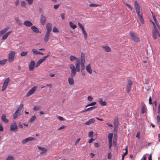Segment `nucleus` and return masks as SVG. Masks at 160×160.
I'll list each match as a JSON object with an SVG mask.
<instances>
[{
	"label": "nucleus",
	"mask_w": 160,
	"mask_h": 160,
	"mask_svg": "<svg viewBox=\"0 0 160 160\" xmlns=\"http://www.w3.org/2000/svg\"><path fill=\"white\" fill-rule=\"evenodd\" d=\"M124 4L126 6H127L128 7V8H129L131 10V11H132V8L131 5L128 4L127 3H124Z\"/></svg>",
	"instance_id": "48"
},
{
	"label": "nucleus",
	"mask_w": 160,
	"mask_h": 160,
	"mask_svg": "<svg viewBox=\"0 0 160 160\" xmlns=\"http://www.w3.org/2000/svg\"><path fill=\"white\" fill-rule=\"evenodd\" d=\"M19 116L18 114L17 113L15 112V113L13 114V119H16Z\"/></svg>",
	"instance_id": "51"
},
{
	"label": "nucleus",
	"mask_w": 160,
	"mask_h": 160,
	"mask_svg": "<svg viewBox=\"0 0 160 160\" xmlns=\"http://www.w3.org/2000/svg\"><path fill=\"white\" fill-rule=\"evenodd\" d=\"M81 65L80 60L75 62V68L77 72H79L80 71V66Z\"/></svg>",
	"instance_id": "15"
},
{
	"label": "nucleus",
	"mask_w": 160,
	"mask_h": 160,
	"mask_svg": "<svg viewBox=\"0 0 160 160\" xmlns=\"http://www.w3.org/2000/svg\"><path fill=\"white\" fill-rule=\"evenodd\" d=\"M87 71L90 74L92 73V70L90 64L87 65L86 68Z\"/></svg>",
	"instance_id": "26"
},
{
	"label": "nucleus",
	"mask_w": 160,
	"mask_h": 160,
	"mask_svg": "<svg viewBox=\"0 0 160 160\" xmlns=\"http://www.w3.org/2000/svg\"><path fill=\"white\" fill-rule=\"evenodd\" d=\"M69 59L72 62L74 61H75V62L80 60L79 58H77L75 56L72 55L70 57Z\"/></svg>",
	"instance_id": "17"
},
{
	"label": "nucleus",
	"mask_w": 160,
	"mask_h": 160,
	"mask_svg": "<svg viewBox=\"0 0 160 160\" xmlns=\"http://www.w3.org/2000/svg\"><path fill=\"white\" fill-rule=\"evenodd\" d=\"M78 25L79 27H80V28L81 29L84 28L83 26L80 22H78Z\"/></svg>",
	"instance_id": "54"
},
{
	"label": "nucleus",
	"mask_w": 160,
	"mask_h": 160,
	"mask_svg": "<svg viewBox=\"0 0 160 160\" xmlns=\"http://www.w3.org/2000/svg\"><path fill=\"white\" fill-rule=\"evenodd\" d=\"M130 35L131 38L133 41L136 42H138L139 41V38L137 34L133 31H131L130 32Z\"/></svg>",
	"instance_id": "2"
},
{
	"label": "nucleus",
	"mask_w": 160,
	"mask_h": 160,
	"mask_svg": "<svg viewBox=\"0 0 160 160\" xmlns=\"http://www.w3.org/2000/svg\"><path fill=\"white\" fill-rule=\"evenodd\" d=\"M68 81L69 84L72 85L74 83V80L72 77L69 78L68 79Z\"/></svg>",
	"instance_id": "36"
},
{
	"label": "nucleus",
	"mask_w": 160,
	"mask_h": 160,
	"mask_svg": "<svg viewBox=\"0 0 160 160\" xmlns=\"http://www.w3.org/2000/svg\"><path fill=\"white\" fill-rule=\"evenodd\" d=\"M52 26L51 24L50 23H48L46 25V28L47 31V32L50 33V32L52 30Z\"/></svg>",
	"instance_id": "19"
},
{
	"label": "nucleus",
	"mask_w": 160,
	"mask_h": 160,
	"mask_svg": "<svg viewBox=\"0 0 160 160\" xmlns=\"http://www.w3.org/2000/svg\"><path fill=\"white\" fill-rule=\"evenodd\" d=\"M96 108H97L96 106H93V107H91L89 108L84 110H83V111H82V112H87L88 111L92 110Z\"/></svg>",
	"instance_id": "27"
},
{
	"label": "nucleus",
	"mask_w": 160,
	"mask_h": 160,
	"mask_svg": "<svg viewBox=\"0 0 160 160\" xmlns=\"http://www.w3.org/2000/svg\"><path fill=\"white\" fill-rule=\"evenodd\" d=\"M15 20L18 25H21L22 24V21L19 20L18 18H16Z\"/></svg>",
	"instance_id": "38"
},
{
	"label": "nucleus",
	"mask_w": 160,
	"mask_h": 160,
	"mask_svg": "<svg viewBox=\"0 0 160 160\" xmlns=\"http://www.w3.org/2000/svg\"><path fill=\"white\" fill-rule=\"evenodd\" d=\"M32 31L35 32L39 33V30L35 26H32L31 27Z\"/></svg>",
	"instance_id": "28"
},
{
	"label": "nucleus",
	"mask_w": 160,
	"mask_h": 160,
	"mask_svg": "<svg viewBox=\"0 0 160 160\" xmlns=\"http://www.w3.org/2000/svg\"><path fill=\"white\" fill-rule=\"evenodd\" d=\"M98 102L102 106H104L106 105V102L105 101H103L102 99L101 98H100L99 99Z\"/></svg>",
	"instance_id": "30"
},
{
	"label": "nucleus",
	"mask_w": 160,
	"mask_h": 160,
	"mask_svg": "<svg viewBox=\"0 0 160 160\" xmlns=\"http://www.w3.org/2000/svg\"><path fill=\"white\" fill-rule=\"evenodd\" d=\"M93 99V98L91 96H89L88 97V100L89 101H92Z\"/></svg>",
	"instance_id": "55"
},
{
	"label": "nucleus",
	"mask_w": 160,
	"mask_h": 160,
	"mask_svg": "<svg viewBox=\"0 0 160 160\" xmlns=\"http://www.w3.org/2000/svg\"><path fill=\"white\" fill-rule=\"evenodd\" d=\"M12 31H9L6 33L2 37V40H5L6 39L9 35L12 33Z\"/></svg>",
	"instance_id": "18"
},
{
	"label": "nucleus",
	"mask_w": 160,
	"mask_h": 160,
	"mask_svg": "<svg viewBox=\"0 0 160 160\" xmlns=\"http://www.w3.org/2000/svg\"><path fill=\"white\" fill-rule=\"evenodd\" d=\"M112 137H113L112 133H110L109 134L108 136V141L112 142Z\"/></svg>",
	"instance_id": "40"
},
{
	"label": "nucleus",
	"mask_w": 160,
	"mask_h": 160,
	"mask_svg": "<svg viewBox=\"0 0 160 160\" xmlns=\"http://www.w3.org/2000/svg\"><path fill=\"white\" fill-rule=\"evenodd\" d=\"M28 52H23L21 53V56H23L26 55L28 54Z\"/></svg>",
	"instance_id": "46"
},
{
	"label": "nucleus",
	"mask_w": 160,
	"mask_h": 160,
	"mask_svg": "<svg viewBox=\"0 0 160 160\" xmlns=\"http://www.w3.org/2000/svg\"><path fill=\"white\" fill-rule=\"evenodd\" d=\"M53 31L55 33H57L59 32L58 28L56 27H54L53 29Z\"/></svg>",
	"instance_id": "49"
},
{
	"label": "nucleus",
	"mask_w": 160,
	"mask_h": 160,
	"mask_svg": "<svg viewBox=\"0 0 160 160\" xmlns=\"http://www.w3.org/2000/svg\"><path fill=\"white\" fill-rule=\"evenodd\" d=\"M93 131H91L89 132L88 133V136L89 137H91L92 136V135L93 134Z\"/></svg>",
	"instance_id": "56"
},
{
	"label": "nucleus",
	"mask_w": 160,
	"mask_h": 160,
	"mask_svg": "<svg viewBox=\"0 0 160 160\" xmlns=\"http://www.w3.org/2000/svg\"><path fill=\"white\" fill-rule=\"evenodd\" d=\"M23 24L25 26L28 27H30L32 25V22L28 20L25 21Z\"/></svg>",
	"instance_id": "22"
},
{
	"label": "nucleus",
	"mask_w": 160,
	"mask_h": 160,
	"mask_svg": "<svg viewBox=\"0 0 160 160\" xmlns=\"http://www.w3.org/2000/svg\"><path fill=\"white\" fill-rule=\"evenodd\" d=\"M46 18L43 15L41 16V18L40 19V22L42 25H44L46 23Z\"/></svg>",
	"instance_id": "21"
},
{
	"label": "nucleus",
	"mask_w": 160,
	"mask_h": 160,
	"mask_svg": "<svg viewBox=\"0 0 160 160\" xmlns=\"http://www.w3.org/2000/svg\"><path fill=\"white\" fill-rule=\"evenodd\" d=\"M47 57H43L42 58L38 60L35 66L36 68L38 67L47 58Z\"/></svg>",
	"instance_id": "12"
},
{
	"label": "nucleus",
	"mask_w": 160,
	"mask_h": 160,
	"mask_svg": "<svg viewBox=\"0 0 160 160\" xmlns=\"http://www.w3.org/2000/svg\"><path fill=\"white\" fill-rule=\"evenodd\" d=\"M9 29V27H7L3 29L0 31V37L2 35L4 34Z\"/></svg>",
	"instance_id": "20"
},
{
	"label": "nucleus",
	"mask_w": 160,
	"mask_h": 160,
	"mask_svg": "<svg viewBox=\"0 0 160 160\" xmlns=\"http://www.w3.org/2000/svg\"><path fill=\"white\" fill-rule=\"evenodd\" d=\"M139 18L142 24H144V20H143L142 15V13H139L138 14Z\"/></svg>",
	"instance_id": "31"
},
{
	"label": "nucleus",
	"mask_w": 160,
	"mask_h": 160,
	"mask_svg": "<svg viewBox=\"0 0 160 160\" xmlns=\"http://www.w3.org/2000/svg\"><path fill=\"white\" fill-rule=\"evenodd\" d=\"M18 129V127L16 122L13 121L10 126V130L12 131H16Z\"/></svg>",
	"instance_id": "7"
},
{
	"label": "nucleus",
	"mask_w": 160,
	"mask_h": 160,
	"mask_svg": "<svg viewBox=\"0 0 160 160\" xmlns=\"http://www.w3.org/2000/svg\"><path fill=\"white\" fill-rule=\"evenodd\" d=\"M114 126H118V118L117 117L115 118L114 119Z\"/></svg>",
	"instance_id": "35"
},
{
	"label": "nucleus",
	"mask_w": 160,
	"mask_h": 160,
	"mask_svg": "<svg viewBox=\"0 0 160 160\" xmlns=\"http://www.w3.org/2000/svg\"><path fill=\"white\" fill-rule=\"evenodd\" d=\"M61 16L62 19L63 20L65 18V14L64 13H62L61 14Z\"/></svg>",
	"instance_id": "59"
},
{
	"label": "nucleus",
	"mask_w": 160,
	"mask_h": 160,
	"mask_svg": "<svg viewBox=\"0 0 160 160\" xmlns=\"http://www.w3.org/2000/svg\"><path fill=\"white\" fill-rule=\"evenodd\" d=\"M152 23L153 25V28L152 30V36L153 39L154 40H156L157 39V36L160 38V34L158 31V29H159L157 28L153 22H152Z\"/></svg>",
	"instance_id": "1"
},
{
	"label": "nucleus",
	"mask_w": 160,
	"mask_h": 160,
	"mask_svg": "<svg viewBox=\"0 0 160 160\" xmlns=\"http://www.w3.org/2000/svg\"><path fill=\"white\" fill-rule=\"evenodd\" d=\"M157 26L158 27L157 28L159 29L160 28V27H159V23L158 22V21L157 20H156V21H154Z\"/></svg>",
	"instance_id": "50"
},
{
	"label": "nucleus",
	"mask_w": 160,
	"mask_h": 160,
	"mask_svg": "<svg viewBox=\"0 0 160 160\" xmlns=\"http://www.w3.org/2000/svg\"><path fill=\"white\" fill-rule=\"evenodd\" d=\"M95 120L94 118H92L90 119L89 121L86 122L85 123V124L86 125H89L92 123H94Z\"/></svg>",
	"instance_id": "23"
},
{
	"label": "nucleus",
	"mask_w": 160,
	"mask_h": 160,
	"mask_svg": "<svg viewBox=\"0 0 160 160\" xmlns=\"http://www.w3.org/2000/svg\"><path fill=\"white\" fill-rule=\"evenodd\" d=\"M146 108V107L144 104L142 105L141 108V111L142 114H144L145 113Z\"/></svg>",
	"instance_id": "33"
},
{
	"label": "nucleus",
	"mask_w": 160,
	"mask_h": 160,
	"mask_svg": "<svg viewBox=\"0 0 160 160\" xmlns=\"http://www.w3.org/2000/svg\"><path fill=\"white\" fill-rule=\"evenodd\" d=\"M132 84V83L131 81L130 80H128V83L126 85V90L128 93H129L131 90V87Z\"/></svg>",
	"instance_id": "8"
},
{
	"label": "nucleus",
	"mask_w": 160,
	"mask_h": 160,
	"mask_svg": "<svg viewBox=\"0 0 160 160\" xmlns=\"http://www.w3.org/2000/svg\"><path fill=\"white\" fill-rule=\"evenodd\" d=\"M112 142H109L108 141V143H109V148L110 149L112 147Z\"/></svg>",
	"instance_id": "60"
},
{
	"label": "nucleus",
	"mask_w": 160,
	"mask_h": 160,
	"mask_svg": "<svg viewBox=\"0 0 160 160\" xmlns=\"http://www.w3.org/2000/svg\"><path fill=\"white\" fill-rule=\"evenodd\" d=\"M35 65V62L33 60H32L29 65V68L30 71H31L34 68Z\"/></svg>",
	"instance_id": "11"
},
{
	"label": "nucleus",
	"mask_w": 160,
	"mask_h": 160,
	"mask_svg": "<svg viewBox=\"0 0 160 160\" xmlns=\"http://www.w3.org/2000/svg\"><path fill=\"white\" fill-rule=\"evenodd\" d=\"M33 109L34 111H38L40 109V107L39 106H35L33 107Z\"/></svg>",
	"instance_id": "45"
},
{
	"label": "nucleus",
	"mask_w": 160,
	"mask_h": 160,
	"mask_svg": "<svg viewBox=\"0 0 160 160\" xmlns=\"http://www.w3.org/2000/svg\"><path fill=\"white\" fill-rule=\"evenodd\" d=\"M28 3L29 5H31L32 4L33 2V0H25Z\"/></svg>",
	"instance_id": "53"
},
{
	"label": "nucleus",
	"mask_w": 160,
	"mask_h": 160,
	"mask_svg": "<svg viewBox=\"0 0 160 160\" xmlns=\"http://www.w3.org/2000/svg\"><path fill=\"white\" fill-rule=\"evenodd\" d=\"M10 79L9 78H7L4 80L3 82V85L2 86V91H3L6 89L8 84V83L10 82Z\"/></svg>",
	"instance_id": "6"
},
{
	"label": "nucleus",
	"mask_w": 160,
	"mask_h": 160,
	"mask_svg": "<svg viewBox=\"0 0 160 160\" xmlns=\"http://www.w3.org/2000/svg\"><path fill=\"white\" fill-rule=\"evenodd\" d=\"M37 88V86H34L30 90L27 92L26 96L27 97H28L32 94H33L35 91L36 90V88Z\"/></svg>",
	"instance_id": "9"
},
{
	"label": "nucleus",
	"mask_w": 160,
	"mask_h": 160,
	"mask_svg": "<svg viewBox=\"0 0 160 160\" xmlns=\"http://www.w3.org/2000/svg\"><path fill=\"white\" fill-rule=\"evenodd\" d=\"M35 139H36V138L32 137H28L22 140V144H24L29 141H32Z\"/></svg>",
	"instance_id": "10"
},
{
	"label": "nucleus",
	"mask_w": 160,
	"mask_h": 160,
	"mask_svg": "<svg viewBox=\"0 0 160 160\" xmlns=\"http://www.w3.org/2000/svg\"><path fill=\"white\" fill-rule=\"evenodd\" d=\"M7 61V59H4L2 60H0V66L4 65Z\"/></svg>",
	"instance_id": "39"
},
{
	"label": "nucleus",
	"mask_w": 160,
	"mask_h": 160,
	"mask_svg": "<svg viewBox=\"0 0 160 160\" xmlns=\"http://www.w3.org/2000/svg\"><path fill=\"white\" fill-rule=\"evenodd\" d=\"M32 51L33 54L34 55H37L38 54L43 55V53L35 49H32Z\"/></svg>",
	"instance_id": "16"
},
{
	"label": "nucleus",
	"mask_w": 160,
	"mask_h": 160,
	"mask_svg": "<svg viewBox=\"0 0 160 160\" xmlns=\"http://www.w3.org/2000/svg\"><path fill=\"white\" fill-rule=\"evenodd\" d=\"M19 0H16L15 2V4L16 6H18L19 4Z\"/></svg>",
	"instance_id": "61"
},
{
	"label": "nucleus",
	"mask_w": 160,
	"mask_h": 160,
	"mask_svg": "<svg viewBox=\"0 0 160 160\" xmlns=\"http://www.w3.org/2000/svg\"><path fill=\"white\" fill-rule=\"evenodd\" d=\"M3 128L1 124H0V131L2 132L3 131Z\"/></svg>",
	"instance_id": "64"
},
{
	"label": "nucleus",
	"mask_w": 160,
	"mask_h": 160,
	"mask_svg": "<svg viewBox=\"0 0 160 160\" xmlns=\"http://www.w3.org/2000/svg\"><path fill=\"white\" fill-rule=\"evenodd\" d=\"M15 54L16 52L15 51H11L10 52L8 56V61L9 62H12L14 60Z\"/></svg>",
	"instance_id": "5"
},
{
	"label": "nucleus",
	"mask_w": 160,
	"mask_h": 160,
	"mask_svg": "<svg viewBox=\"0 0 160 160\" xmlns=\"http://www.w3.org/2000/svg\"><path fill=\"white\" fill-rule=\"evenodd\" d=\"M140 131H138L136 136V137L138 138V139H140Z\"/></svg>",
	"instance_id": "52"
},
{
	"label": "nucleus",
	"mask_w": 160,
	"mask_h": 160,
	"mask_svg": "<svg viewBox=\"0 0 160 160\" xmlns=\"http://www.w3.org/2000/svg\"><path fill=\"white\" fill-rule=\"evenodd\" d=\"M85 60L84 53H82L81 56L80 64L81 66V71H82L85 69Z\"/></svg>",
	"instance_id": "3"
},
{
	"label": "nucleus",
	"mask_w": 160,
	"mask_h": 160,
	"mask_svg": "<svg viewBox=\"0 0 160 160\" xmlns=\"http://www.w3.org/2000/svg\"><path fill=\"white\" fill-rule=\"evenodd\" d=\"M14 159V157L12 156H9L7 158L6 160H13Z\"/></svg>",
	"instance_id": "47"
},
{
	"label": "nucleus",
	"mask_w": 160,
	"mask_h": 160,
	"mask_svg": "<svg viewBox=\"0 0 160 160\" xmlns=\"http://www.w3.org/2000/svg\"><path fill=\"white\" fill-rule=\"evenodd\" d=\"M36 119V117L35 115H33L32 116L31 118L30 119L29 122H32L34 121Z\"/></svg>",
	"instance_id": "42"
},
{
	"label": "nucleus",
	"mask_w": 160,
	"mask_h": 160,
	"mask_svg": "<svg viewBox=\"0 0 160 160\" xmlns=\"http://www.w3.org/2000/svg\"><path fill=\"white\" fill-rule=\"evenodd\" d=\"M21 5L22 7H24V8H26V3L24 1H22L21 2Z\"/></svg>",
	"instance_id": "41"
},
{
	"label": "nucleus",
	"mask_w": 160,
	"mask_h": 160,
	"mask_svg": "<svg viewBox=\"0 0 160 160\" xmlns=\"http://www.w3.org/2000/svg\"><path fill=\"white\" fill-rule=\"evenodd\" d=\"M127 152H125L122 156V160H123L124 157L126 156L127 154Z\"/></svg>",
	"instance_id": "58"
},
{
	"label": "nucleus",
	"mask_w": 160,
	"mask_h": 160,
	"mask_svg": "<svg viewBox=\"0 0 160 160\" xmlns=\"http://www.w3.org/2000/svg\"><path fill=\"white\" fill-rule=\"evenodd\" d=\"M112 157L111 153V152H109L108 155V159H110Z\"/></svg>",
	"instance_id": "57"
},
{
	"label": "nucleus",
	"mask_w": 160,
	"mask_h": 160,
	"mask_svg": "<svg viewBox=\"0 0 160 160\" xmlns=\"http://www.w3.org/2000/svg\"><path fill=\"white\" fill-rule=\"evenodd\" d=\"M69 67L71 69V75L72 77L74 76L76 73L77 70L75 66L72 64L69 65Z\"/></svg>",
	"instance_id": "4"
},
{
	"label": "nucleus",
	"mask_w": 160,
	"mask_h": 160,
	"mask_svg": "<svg viewBox=\"0 0 160 160\" xmlns=\"http://www.w3.org/2000/svg\"><path fill=\"white\" fill-rule=\"evenodd\" d=\"M69 24L70 27L73 29H74L77 27V26L71 22H69Z\"/></svg>",
	"instance_id": "34"
},
{
	"label": "nucleus",
	"mask_w": 160,
	"mask_h": 160,
	"mask_svg": "<svg viewBox=\"0 0 160 160\" xmlns=\"http://www.w3.org/2000/svg\"><path fill=\"white\" fill-rule=\"evenodd\" d=\"M80 138H78L77 140L76 141V142H75V145H76L78 144V143L79 142V141H80Z\"/></svg>",
	"instance_id": "62"
},
{
	"label": "nucleus",
	"mask_w": 160,
	"mask_h": 160,
	"mask_svg": "<svg viewBox=\"0 0 160 160\" xmlns=\"http://www.w3.org/2000/svg\"><path fill=\"white\" fill-rule=\"evenodd\" d=\"M89 6L90 7H97L99 6V5H98L96 4L92 3H90L89 4Z\"/></svg>",
	"instance_id": "44"
},
{
	"label": "nucleus",
	"mask_w": 160,
	"mask_h": 160,
	"mask_svg": "<svg viewBox=\"0 0 160 160\" xmlns=\"http://www.w3.org/2000/svg\"><path fill=\"white\" fill-rule=\"evenodd\" d=\"M50 33L48 32L46 33L44 39V40L45 42H47L48 41L49 38Z\"/></svg>",
	"instance_id": "29"
},
{
	"label": "nucleus",
	"mask_w": 160,
	"mask_h": 160,
	"mask_svg": "<svg viewBox=\"0 0 160 160\" xmlns=\"http://www.w3.org/2000/svg\"><path fill=\"white\" fill-rule=\"evenodd\" d=\"M102 48L104 49L105 51L107 52H109L111 51V48L108 46H103Z\"/></svg>",
	"instance_id": "32"
},
{
	"label": "nucleus",
	"mask_w": 160,
	"mask_h": 160,
	"mask_svg": "<svg viewBox=\"0 0 160 160\" xmlns=\"http://www.w3.org/2000/svg\"><path fill=\"white\" fill-rule=\"evenodd\" d=\"M160 116H159V115H158L157 116V122L158 123L160 121Z\"/></svg>",
	"instance_id": "63"
},
{
	"label": "nucleus",
	"mask_w": 160,
	"mask_h": 160,
	"mask_svg": "<svg viewBox=\"0 0 160 160\" xmlns=\"http://www.w3.org/2000/svg\"><path fill=\"white\" fill-rule=\"evenodd\" d=\"M96 104V102H92L90 104H88L86 106V107H88L90 106H93L95 105Z\"/></svg>",
	"instance_id": "43"
},
{
	"label": "nucleus",
	"mask_w": 160,
	"mask_h": 160,
	"mask_svg": "<svg viewBox=\"0 0 160 160\" xmlns=\"http://www.w3.org/2000/svg\"><path fill=\"white\" fill-rule=\"evenodd\" d=\"M1 119L4 123H8V120L6 118L5 114H3L2 116Z\"/></svg>",
	"instance_id": "25"
},
{
	"label": "nucleus",
	"mask_w": 160,
	"mask_h": 160,
	"mask_svg": "<svg viewBox=\"0 0 160 160\" xmlns=\"http://www.w3.org/2000/svg\"><path fill=\"white\" fill-rule=\"evenodd\" d=\"M134 7L137 14L140 13V6L136 0L135 1Z\"/></svg>",
	"instance_id": "13"
},
{
	"label": "nucleus",
	"mask_w": 160,
	"mask_h": 160,
	"mask_svg": "<svg viewBox=\"0 0 160 160\" xmlns=\"http://www.w3.org/2000/svg\"><path fill=\"white\" fill-rule=\"evenodd\" d=\"M83 34L84 35V37L85 40H86L87 38V33L84 29V28L82 29Z\"/></svg>",
	"instance_id": "37"
},
{
	"label": "nucleus",
	"mask_w": 160,
	"mask_h": 160,
	"mask_svg": "<svg viewBox=\"0 0 160 160\" xmlns=\"http://www.w3.org/2000/svg\"><path fill=\"white\" fill-rule=\"evenodd\" d=\"M38 149L39 150L41 151V153H43L46 152L47 151V149L44 147H38Z\"/></svg>",
	"instance_id": "24"
},
{
	"label": "nucleus",
	"mask_w": 160,
	"mask_h": 160,
	"mask_svg": "<svg viewBox=\"0 0 160 160\" xmlns=\"http://www.w3.org/2000/svg\"><path fill=\"white\" fill-rule=\"evenodd\" d=\"M23 106V104H20V106L17 109L15 112L18 114L19 115H21V111L22 108Z\"/></svg>",
	"instance_id": "14"
}]
</instances>
